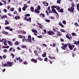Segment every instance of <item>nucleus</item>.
Returning a JSON list of instances; mask_svg holds the SVG:
<instances>
[{
	"instance_id": "f257e3e1",
	"label": "nucleus",
	"mask_w": 79,
	"mask_h": 79,
	"mask_svg": "<svg viewBox=\"0 0 79 79\" xmlns=\"http://www.w3.org/2000/svg\"><path fill=\"white\" fill-rule=\"evenodd\" d=\"M48 11L49 13H53V12L57 16L59 17V15H58V14L57 13L55 9H52V10H50V6H49L48 8Z\"/></svg>"
},
{
	"instance_id": "f03ea898",
	"label": "nucleus",
	"mask_w": 79,
	"mask_h": 79,
	"mask_svg": "<svg viewBox=\"0 0 79 79\" xmlns=\"http://www.w3.org/2000/svg\"><path fill=\"white\" fill-rule=\"evenodd\" d=\"M71 5H72L71 7L68 9V11H71L72 13H74V6H75V4L74 2H72Z\"/></svg>"
},
{
	"instance_id": "7ed1b4c3",
	"label": "nucleus",
	"mask_w": 79,
	"mask_h": 79,
	"mask_svg": "<svg viewBox=\"0 0 79 79\" xmlns=\"http://www.w3.org/2000/svg\"><path fill=\"white\" fill-rule=\"evenodd\" d=\"M52 30L53 31H54V32H55L57 33L56 34V35H57V36H61V35H62L61 33V32L55 29V27H53Z\"/></svg>"
},
{
	"instance_id": "20e7f679",
	"label": "nucleus",
	"mask_w": 79,
	"mask_h": 79,
	"mask_svg": "<svg viewBox=\"0 0 79 79\" xmlns=\"http://www.w3.org/2000/svg\"><path fill=\"white\" fill-rule=\"evenodd\" d=\"M68 45L69 48V49L71 50H73V48L75 47V45H71V43H68Z\"/></svg>"
},
{
	"instance_id": "39448f33",
	"label": "nucleus",
	"mask_w": 79,
	"mask_h": 79,
	"mask_svg": "<svg viewBox=\"0 0 79 79\" xmlns=\"http://www.w3.org/2000/svg\"><path fill=\"white\" fill-rule=\"evenodd\" d=\"M47 34L50 35H55V32L51 30H49V31H48L47 32Z\"/></svg>"
},
{
	"instance_id": "423d86ee",
	"label": "nucleus",
	"mask_w": 79,
	"mask_h": 79,
	"mask_svg": "<svg viewBox=\"0 0 79 79\" xmlns=\"http://www.w3.org/2000/svg\"><path fill=\"white\" fill-rule=\"evenodd\" d=\"M8 67H11L13 65V63L12 62L8 61L7 63Z\"/></svg>"
},
{
	"instance_id": "0eeeda50",
	"label": "nucleus",
	"mask_w": 79,
	"mask_h": 79,
	"mask_svg": "<svg viewBox=\"0 0 79 79\" xmlns=\"http://www.w3.org/2000/svg\"><path fill=\"white\" fill-rule=\"evenodd\" d=\"M68 44H65L61 48L63 50H66V48H67L68 46Z\"/></svg>"
},
{
	"instance_id": "6e6552de",
	"label": "nucleus",
	"mask_w": 79,
	"mask_h": 79,
	"mask_svg": "<svg viewBox=\"0 0 79 79\" xmlns=\"http://www.w3.org/2000/svg\"><path fill=\"white\" fill-rule=\"evenodd\" d=\"M68 44H65L61 48L63 50H66V48H67L68 46Z\"/></svg>"
},
{
	"instance_id": "1a4fd4ad",
	"label": "nucleus",
	"mask_w": 79,
	"mask_h": 79,
	"mask_svg": "<svg viewBox=\"0 0 79 79\" xmlns=\"http://www.w3.org/2000/svg\"><path fill=\"white\" fill-rule=\"evenodd\" d=\"M68 44H65L61 48L63 50H66V48H67L68 46Z\"/></svg>"
},
{
	"instance_id": "9d476101",
	"label": "nucleus",
	"mask_w": 79,
	"mask_h": 79,
	"mask_svg": "<svg viewBox=\"0 0 79 79\" xmlns=\"http://www.w3.org/2000/svg\"><path fill=\"white\" fill-rule=\"evenodd\" d=\"M28 40L30 43L32 42V38L31 37V36L30 35H28Z\"/></svg>"
},
{
	"instance_id": "9b49d317",
	"label": "nucleus",
	"mask_w": 79,
	"mask_h": 79,
	"mask_svg": "<svg viewBox=\"0 0 79 79\" xmlns=\"http://www.w3.org/2000/svg\"><path fill=\"white\" fill-rule=\"evenodd\" d=\"M66 37L67 38V39H68L69 40H71V39H73V37H71V35H70V36H69V35L67 34L66 35Z\"/></svg>"
},
{
	"instance_id": "f8f14e48",
	"label": "nucleus",
	"mask_w": 79,
	"mask_h": 79,
	"mask_svg": "<svg viewBox=\"0 0 79 79\" xmlns=\"http://www.w3.org/2000/svg\"><path fill=\"white\" fill-rule=\"evenodd\" d=\"M40 16L42 18H45V14L41 13L39 14Z\"/></svg>"
},
{
	"instance_id": "ddd939ff",
	"label": "nucleus",
	"mask_w": 79,
	"mask_h": 79,
	"mask_svg": "<svg viewBox=\"0 0 79 79\" xmlns=\"http://www.w3.org/2000/svg\"><path fill=\"white\" fill-rule=\"evenodd\" d=\"M31 61L32 62H34V63H37V60L35 59L34 58H33L31 60Z\"/></svg>"
},
{
	"instance_id": "4468645a",
	"label": "nucleus",
	"mask_w": 79,
	"mask_h": 79,
	"mask_svg": "<svg viewBox=\"0 0 79 79\" xmlns=\"http://www.w3.org/2000/svg\"><path fill=\"white\" fill-rule=\"evenodd\" d=\"M15 18L16 20L19 19H20V16L19 15H16L15 16Z\"/></svg>"
},
{
	"instance_id": "2eb2a0df",
	"label": "nucleus",
	"mask_w": 79,
	"mask_h": 79,
	"mask_svg": "<svg viewBox=\"0 0 79 79\" xmlns=\"http://www.w3.org/2000/svg\"><path fill=\"white\" fill-rule=\"evenodd\" d=\"M31 31L32 32H33L34 33H36V34H37V30L35 29H33L31 30Z\"/></svg>"
},
{
	"instance_id": "dca6fc26",
	"label": "nucleus",
	"mask_w": 79,
	"mask_h": 79,
	"mask_svg": "<svg viewBox=\"0 0 79 79\" xmlns=\"http://www.w3.org/2000/svg\"><path fill=\"white\" fill-rule=\"evenodd\" d=\"M58 24V25H59V26H60L61 27H64V26L63 25V24L61 23V22H59Z\"/></svg>"
},
{
	"instance_id": "f3484780",
	"label": "nucleus",
	"mask_w": 79,
	"mask_h": 79,
	"mask_svg": "<svg viewBox=\"0 0 79 79\" xmlns=\"http://www.w3.org/2000/svg\"><path fill=\"white\" fill-rule=\"evenodd\" d=\"M34 12L35 13H40V10L37 9H36L35 10Z\"/></svg>"
},
{
	"instance_id": "a211bd4d",
	"label": "nucleus",
	"mask_w": 79,
	"mask_h": 79,
	"mask_svg": "<svg viewBox=\"0 0 79 79\" xmlns=\"http://www.w3.org/2000/svg\"><path fill=\"white\" fill-rule=\"evenodd\" d=\"M7 42L10 46H13V43H12L11 41L8 40L7 41Z\"/></svg>"
},
{
	"instance_id": "6ab92c4d",
	"label": "nucleus",
	"mask_w": 79,
	"mask_h": 79,
	"mask_svg": "<svg viewBox=\"0 0 79 79\" xmlns=\"http://www.w3.org/2000/svg\"><path fill=\"white\" fill-rule=\"evenodd\" d=\"M2 34H6V35L8 34V32L2 30Z\"/></svg>"
},
{
	"instance_id": "aec40b11",
	"label": "nucleus",
	"mask_w": 79,
	"mask_h": 79,
	"mask_svg": "<svg viewBox=\"0 0 79 79\" xmlns=\"http://www.w3.org/2000/svg\"><path fill=\"white\" fill-rule=\"evenodd\" d=\"M3 48H10V46L8 45L6 46H3Z\"/></svg>"
},
{
	"instance_id": "412c9836",
	"label": "nucleus",
	"mask_w": 79,
	"mask_h": 79,
	"mask_svg": "<svg viewBox=\"0 0 79 79\" xmlns=\"http://www.w3.org/2000/svg\"><path fill=\"white\" fill-rule=\"evenodd\" d=\"M30 9L31 12H34V8L33 7H31L30 8Z\"/></svg>"
},
{
	"instance_id": "4be33fe9",
	"label": "nucleus",
	"mask_w": 79,
	"mask_h": 79,
	"mask_svg": "<svg viewBox=\"0 0 79 79\" xmlns=\"http://www.w3.org/2000/svg\"><path fill=\"white\" fill-rule=\"evenodd\" d=\"M5 22H6L5 23V25H7L8 24H10V23L8 22V20H5Z\"/></svg>"
},
{
	"instance_id": "5701e85b",
	"label": "nucleus",
	"mask_w": 79,
	"mask_h": 79,
	"mask_svg": "<svg viewBox=\"0 0 79 79\" xmlns=\"http://www.w3.org/2000/svg\"><path fill=\"white\" fill-rule=\"evenodd\" d=\"M14 44L15 46L16 45H19V42H18V41H16L15 43Z\"/></svg>"
},
{
	"instance_id": "b1692460",
	"label": "nucleus",
	"mask_w": 79,
	"mask_h": 79,
	"mask_svg": "<svg viewBox=\"0 0 79 79\" xmlns=\"http://www.w3.org/2000/svg\"><path fill=\"white\" fill-rule=\"evenodd\" d=\"M58 12H60V13H63V9H60V10L58 11Z\"/></svg>"
},
{
	"instance_id": "393cba45",
	"label": "nucleus",
	"mask_w": 79,
	"mask_h": 79,
	"mask_svg": "<svg viewBox=\"0 0 79 79\" xmlns=\"http://www.w3.org/2000/svg\"><path fill=\"white\" fill-rule=\"evenodd\" d=\"M26 21L27 22H28L29 21L30 22L31 21V18L29 17L28 19H27Z\"/></svg>"
},
{
	"instance_id": "a878e982",
	"label": "nucleus",
	"mask_w": 79,
	"mask_h": 79,
	"mask_svg": "<svg viewBox=\"0 0 79 79\" xmlns=\"http://www.w3.org/2000/svg\"><path fill=\"white\" fill-rule=\"evenodd\" d=\"M21 47L22 48H27V47L26 45H22Z\"/></svg>"
},
{
	"instance_id": "bb28decb",
	"label": "nucleus",
	"mask_w": 79,
	"mask_h": 79,
	"mask_svg": "<svg viewBox=\"0 0 79 79\" xmlns=\"http://www.w3.org/2000/svg\"><path fill=\"white\" fill-rule=\"evenodd\" d=\"M46 55H47V53H46V52H45L44 54H42V56L43 57H45L46 56Z\"/></svg>"
},
{
	"instance_id": "cd10ccee",
	"label": "nucleus",
	"mask_w": 79,
	"mask_h": 79,
	"mask_svg": "<svg viewBox=\"0 0 79 79\" xmlns=\"http://www.w3.org/2000/svg\"><path fill=\"white\" fill-rule=\"evenodd\" d=\"M60 31H61V32H66V31L63 29H61L60 30Z\"/></svg>"
},
{
	"instance_id": "c85d7f7f",
	"label": "nucleus",
	"mask_w": 79,
	"mask_h": 79,
	"mask_svg": "<svg viewBox=\"0 0 79 79\" xmlns=\"http://www.w3.org/2000/svg\"><path fill=\"white\" fill-rule=\"evenodd\" d=\"M77 10L79 11V4H78L77 5Z\"/></svg>"
},
{
	"instance_id": "c756f323",
	"label": "nucleus",
	"mask_w": 79,
	"mask_h": 79,
	"mask_svg": "<svg viewBox=\"0 0 79 79\" xmlns=\"http://www.w3.org/2000/svg\"><path fill=\"white\" fill-rule=\"evenodd\" d=\"M49 19H53V20H54V19H55V17H52V16H51L50 17Z\"/></svg>"
},
{
	"instance_id": "7c9ffc66",
	"label": "nucleus",
	"mask_w": 79,
	"mask_h": 79,
	"mask_svg": "<svg viewBox=\"0 0 79 79\" xmlns=\"http://www.w3.org/2000/svg\"><path fill=\"white\" fill-rule=\"evenodd\" d=\"M56 9L57 10L59 11L60 9V6H56Z\"/></svg>"
},
{
	"instance_id": "2f4dec72",
	"label": "nucleus",
	"mask_w": 79,
	"mask_h": 79,
	"mask_svg": "<svg viewBox=\"0 0 79 79\" xmlns=\"http://www.w3.org/2000/svg\"><path fill=\"white\" fill-rule=\"evenodd\" d=\"M45 19V21H46V22H47V23H49V22H50V20L46 19Z\"/></svg>"
},
{
	"instance_id": "473e14b6",
	"label": "nucleus",
	"mask_w": 79,
	"mask_h": 79,
	"mask_svg": "<svg viewBox=\"0 0 79 79\" xmlns=\"http://www.w3.org/2000/svg\"><path fill=\"white\" fill-rule=\"evenodd\" d=\"M34 53L36 55H37V56L38 55V53H37V51L34 50Z\"/></svg>"
},
{
	"instance_id": "72a5a7b5",
	"label": "nucleus",
	"mask_w": 79,
	"mask_h": 79,
	"mask_svg": "<svg viewBox=\"0 0 79 79\" xmlns=\"http://www.w3.org/2000/svg\"><path fill=\"white\" fill-rule=\"evenodd\" d=\"M51 8L52 9H55L54 8H56V6H51Z\"/></svg>"
},
{
	"instance_id": "f704fd0d",
	"label": "nucleus",
	"mask_w": 79,
	"mask_h": 79,
	"mask_svg": "<svg viewBox=\"0 0 79 79\" xmlns=\"http://www.w3.org/2000/svg\"><path fill=\"white\" fill-rule=\"evenodd\" d=\"M19 62H20V63H21V62H23V60L21 59V57H19Z\"/></svg>"
},
{
	"instance_id": "c9c22d12",
	"label": "nucleus",
	"mask_w": 79,
	"mask_h": 79,
	"mask_svg": "<svg viewBox=\"0 0 79 79\" xmlns=\"http://www.w3.org/2000/svg\"><path fill=\"white\" fill-rule=\"evenodd\" d=\"M11 56H12V58L13 59L15 57V55L13 54V53H10Z\"/></svg>"
},
{
	"instance_id": "e433bc0d",
	"label": "nucleus",
	"mask_w": 79,
	"mask_h": 79,
	"mask_svg": "<svg viewBox=\"0 0 79 79\" xmlns=\"http://www.w3.org/2000/svg\"><path fill=\"white\" fill-rule=\"evenodd\" d=\"M74 24L76 26V27H77V26L79 27V24H78V23H77V22H76L75 23H74Z\"/></svg>"
},
{
	"instance_id": "4c0bfd02",
	"label": "nucleus",
	"mask_w": 79,
	"mask_h": 79,
	"mask_svg": "<svg viewBox=\"0 0 79 79\" xmlns=\"http://www.w3.org/2000/svg\"><path fill=\"white\" fill-rule=\"evenodd\" d=\"M25 17H28L29 16H30V14H27L26 15H25Z\"/></svg>"
},
{
	"instance_id": "58836bf2",
	"label": "nucleus",
	"mask_w": 79,
	"mask_h": 79,
	"mask_svg": "<svg viewBox=\"0 0 79 79\" xmlns=\"http://www.w3.org/2000/svg\"><path fill=\"white\" fill-rule=\"evenodd\" d=\"M18 37L20 39H23V36L21 35H19Z\"/></svg>"
},
{
	"instance_id": "ea45409f",
	"label": "nucleus",
	"mask_w": 79,
	"mask_h": 79,
	"mask_svg": "<svg viewBox=\"0 0 79 79\" xmlns=\"http://www.w3.org/2000/svg\"><path fill=\"white\" fill-rule=\"evenodd\" d=\"M61 0H58L57 1V3L60 4V3H61Z\"/></svg>"
},
{
	"instance_id": "a19ab883",
	"label": "nucleus",
	"mask_w": 79,
	"mask_h": 79,
	"mask_svg": "<svg viewBox=\"0 0 79 79\" xmlns=\"http://www.w3.org/2000/svg\"><path fill=\"white\" fill-rule=\"evenodd\" d=\"M72 35H73V36H76V34L75 33H72Z\"/></svg>"
},
{
	"instance_id": "79ce46f5",
	"label": "nucleus",
	"mask_w": 79,
	"mask_h": 79,
	"mask_svg": "<svg viewBox=\"0 0 79 79\" xmlns=\"http://www.w3.org/2000/svg\"><path fill=\"white\" fill-rule=\"evenodd\" d=\"M10 11H14V10H15V8H11L10 9Z\"/></svg>"
},
{
	"instance_id": "37998d69",
	"label": "nucleus",
	"mask_w": 79,
	"mask_h": 79,
	"mask_svg": "<svg viewBox=\"0 0 79 79\" xmlns=\"http://www.w3.org/2000/svg\"><path fill=\"white\" fill-rule=\"evenodd\" d=\"M5 29H6L7 30H9L10 29V27H5Z\"/></svg>"
},
{
	"instance_id": "c03bdc74",
	"label": "nucleus",
	"mask_w": 79,
	"mask_h": 79,
	"mask_svg": "<svg viewBox=\"0 0 79 79\" xmlns=\"http://www.w3.org/2000/svg\"><path fill=\"white\" fill-rule=\"evenodd\" d=\"M3 66H4V67H5L6 66L7 67H8V65L7 64V63H6V64H4Z\"/></svg>"
},
{
	"instance_id": "a18cd8bd",
	"label": "nucleus",
	"mask_w": 79,
	"mask_h": 79,
	"mask_svg": "<svg viewBox=\"0 0 79 79\" xmlns=\"http://www.w3.org/2000/svg\"><path fill=\"white\" fill-rule=\"evenodd\" d=\"M41 8V7H40V6H38V8L37 9L38 10H40V9Z\"/></svg>"
},
{
	"instance_id": "49530a36",
	"label": "nucleus",
	"mask_w": 79,
	"mask_h": 79,
	"mask_svg": "<svg viewBox=\"0 0 79 79\" xmlns=\"http://www.w3.org/2000/svg\"><path fill=\"white\" fill-rule=\"evenodd\" d=\"M13 50V48H10L9 50V52H10Z\"/></svg>"
},
{
	"instance_id": "de8ad7c7",
	"label": "nucleus",
	"mask_w": 79,
	"mask_h": 79,
	"mask_svg": "<svg viewBox=\"0 0 79 79\" xmlns=\"http://www.w3.org/2000/svg\"><path fill=\"white\" fill-rule=\"evenodd\" d=\"M3 16V18H7V15H4Z\"/></svg>"
},
{
	"instance_id": "09e8293b",
	"label": "nucleus",
	"mask_w": 79,
	"mask_h": 79,
	"mask_svg": "<svg viewBox=\"0 0 79 79\" xmlns=\"http://www.w3.org/2000/svg\"><path fill=\"white\" fill-rule=\"evenodd\" d=\"M62 23L63 24H66V22L65 21H63Z\"/></svg>"
},
{
	"instance_id": "8fccbe9b",
	"label": "nucleus",
	"mask_w": 79,
	"mask_h": 79,
	"mask_svg": "<svg viewBox=\"0 0 79 79\" xmlns=\"http://www.w3.org/2000/svg\"><path fill=\"white\" fill-rule=\"evenodd\" d=\"M47 3V1H44L42 3L43 4V5H45Z\"/></svg>"
},
{
	"instance_id": "3c124183",
	"label": "nucleus",
	"mask_w": 79,
	"mask_h": 79,
	"mask_svg": "<svg viewBox=\"0 0 79 79\" xmlns=\"http://www.w3.org/2000/svg\"><path fill=\"white\" fill-rule=\"evenodd\" d=\"M42 45L43 46H44L45 47H47V46L45 44H43Z\"/></svg>"
},
{
	"instance_id": "603ef678",
	"label": "nucleus",
	"mask_w": 79,
	"mask_h": 79,
	"mask_svg": "<svg viewBox=\"0 0 79 79\" xmlns=\"http://www.w3.org/2000/svg\"><path fill=\"white\" fill-rule=\"evenodd\" d=\"M24 64H28V62L27 61H25L23 63Z\"/></svg>"
},
{
	"instance_id": "864d4df0",
	"label": "nucleus",
	"mask_w": 79,
	"mask_h": 79,
	"mask_svg": "<svg viewBox=\"0 0 79 79\" xmlns=\"http://www.w3.org/2000/svg\"><path fill=\"white\" fill-rule=\"evenodd\" d=\"M38 58L39 60H40V61H42L43 60V59L40 57H38Z\"/></svg>"
},
{
	"instance_id": "5fc2aeb1",
	"label": "nucleus",
	"mask_w": 79,
	"mask_h": 79,
	"mask_svg": "<svg viewBox=\"0 0 79 79\" xmlns=\"http://www.w3.org/2000/svg\"><path fill=\"white\" fill-rule=\"evenodd\" d=\"M44 60L45 61H47L48 60V58L46 57L44 58Z\"/></svg>"
},
{
	"instance_id": "6e6d98bb",
	"label": "nucleus",
	"mask_w": 79,
	"mask_h": 79,
	"mask_svg": "<svg viewBox=\"0 0 79 79\" xmlns=\"http://www.w3.org/2000/svg\"><path fill=\"white\" fill-rule=\"evenodd\" d=\"M26 7H23L22 8V10H23V11H25V10H26Z\"/></svg>"
},
{
	"instance_id": "4d7b16f0",
	"label": "nucleus",
	"mask_w": 79,
	"mask_h": 79,
	"mask_svg": "<svg viewBox=\"0 0 79 79\" xmlns=\"http://www.w3.org/2000/svg\"><path fill=\"white\" fill-rule=\"evenodd\" d=\"M37 37L40 39H41L42 37V35L37 36Z\"/></svg>"
},
{
	"instance_id": "13d9d810",
	"label": "nucleus",
	"mask_w": 79,
	"mask_h": 79,
	"mask_svg": "<svg viewBox=\"0 0 79 79\" xmlns=\"http://www.w3.org/2000/svg\"><path fill=\"white\" fill-rule=\"evenodd\" d=\"M37 24H38V25H39V26H43V25L42 24H41V23H37Z\"/></svg>"
},
{
	"instance_id": "bf43d9fd",
	"label": "nucleus",
	"mask_w": 79,
	"mask_h": 79,
	"mask_svg": "<svg viewBox=\"0 0 79 79\" xmlns=\"http://www.w3.org/2000/svg\"><path fill=\"white\" fill-rule=\"evenodd\" d=\"M24 7L25 8H27V4H24Z\"/></svg>"
},
{
	"instance_id": "052dcab7",
	"label": "nucleus",
	"mask_w": 79,
	"mask_h": 79,
	"mask_svg": "<svg viewBox=\"0 0 79 79\" xmlns=\"http://www.w3.org/2000/svg\"><path fill=\"white\" fill-rule=\"evenodd\" d=\"M74 44H75V45H77V41H75L74 43Z\"/></svg>"
},
{
	"instance_id": "680f3d73",
	"label": "nucleus",
	"mask_w": 79,
	"mask_h": 79,
	"mask_svg": "<svg viewBox=\"0 0 79 79\" xmlns=\"http://www.w3.org/2000/svg\"><path fill=\"white\" fill-rule=\"evenodd\" d=\"M19 12H21V7H20L19 8Z\"/></svg>"
},
{
	"instance_id": "e2e57ef3",
	"label": "nucleus",
	"mask_w": 79,
	"mask_h": 79,
	"mask_svg": "<svg viewBox=\"0 0 79 79\" xmlns=\"http://www.w3.org/2000/svg\"><path fill=\"white\" fill-rule=\"evenodd\" d=\"M3 51L4 52H5V53H6V52H7V50L6 49H4Z\"/></svg>"
},
{
	"instance_id": "0e129e2a",
	"label": "nucleus",
	"mask_w": 79,
	"mask_h": 79,
	"mask_svg": "<svg viewBox=\"0 0 79 79\" xmlns=\"http://www.w3.org/2000/svg\"><path fill=\"white\" fill-rule=\"evenodd\" d=\"M44 32L45 33V34H47V31L46 29H44L43 30Z\"/></svg>"
},
{
	"instance_id": "69168bd1",
	"label": "nucleus",
	"mask_w": 79,
	"mask_h": 79,
	"mask_svg": "<svg viewBox=\"0 0 79 79\" xmlns=\"http://www.w3.org/2000/svg\"><path fill=\"white\" fill-rule=\"evenodd\" d=\"M3 58H4V59H5V58H6V55L3 56Z\"/></svg>"
},
{
	"instance_id": "338daca9",
	"label": "nucleus",
	"mask_w": 79,
	"mask_h": 79,
	"mask_svg": "<svg viewBox=\"0 0 79 79\" xmlns=\"http://www.w3.org/2000/svg\"><path fill=\"white\" fill-rule=\"evenodd\" d=\"M4 11L5 13H6L7 12V10L6 9H4Z\"/></svg>"
},
{
	"instance_id": "774afa93",
	"label": "nucleus",
	"mask_w": 79,
	"mask_h": 79,
	"mask_svg": "<svg viewBox=\"0 0 79 79\" xmlns=\"http://www.w3.org/2000/svg\"><path fill=\"white\" fill-rule=\"evenodd\" d=\"M61 42H64V40L61 38H60Z\"/></svg>"
}]
</instances>
